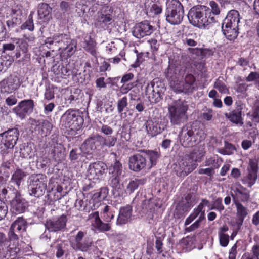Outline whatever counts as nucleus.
Returning a JSON list of instances; mask_svg holds the SVG:
<instances>
[{
  "label": "nucleus",
  "mask_w": 259,
  "mask_h": 259,
  "mask_svg": "<svg viewBox=\"0 0 259 259\" xmlns=\"http://www.w3.org/2000/svg\"><path fill=\"white\" fill-rule=\"evenodd\" d=\"M247 171L257 174L258 163L256 159H250Z\"/></svg>",
  "instance_id": "09e8293b"
},
{
  "label": "nucleus",
  "mask_w": 259,
  "mask_h": 259,
  "mask_svg": "<svg viewBox=\"0 0 259 259\" xmlns=\"http://www.w3.org/2000/svg\"><path fill=\"white\" fill-rule=\"evenodd\" d=\"M109 172L111 176L119 177L122 173V164L116 161L113 165L109 167Z\"/></svg>",
  "instance_id": "e433bc0d"
},
{
  "label": "nucleus",
  "mask_w": 259,
  "mask_h": 259,
  "mask_svg": "<svg viewBox=\"0 0 259 259\" xmlns=\"http://www.w3.org/2000/svg\"><path fill=\"white\" fill-rule=\"evenodd\" d=\"M252 253H244L241 259H259V245H254L251 248Z\"/></svg>",
  "instance_id": "c9c22d12"
},
{
  "label": "nucleus",
  "mask_w": 259,
  "mask_h": 259,
  "mask_svg": "<svg viewBox=\"0 0 259 259\" xmlns=\"http://www.w3.org/2000/svg\"><path fill=\"white\" fill-rule=\"evenodd\" d=\"M195 77L191 74H188L186 76L184 82L183 77L180 80L178 84H176L174 82L171 83V88L176 92H192L194 88Z\"/></svg>",
  "instance_id": "f8f14e48"
},
{
  "label": "nucleus",
  "mask_w": 259,
  "mask_h": 259,
  "mask_svg": "<svg viewBox=\"0 0 259 259\" xmlns=\"http://www.w3.org/2000/svg\"><path fill=\"white\" fill-rule=\"evenodd\" d=\"M214 87L218 89L222 94H226L228 92V90L225 84L219 79L217 80L215 82Z\"/></svg>",
  "instance_id": "603ef678"
},
{
  "label": "nucleus",
  "mask_w": 259,
  "mask_h": 259,
  "mask_svg": "<svg viewBox=\"0 0 259 259\" xmlns=\"http://www.w3.org/2000/svg\"><path fill=\"white\" fill-rule=\"evenodd\" d=\"M5 102L8 106H11L17 103V99L15 96L11 95L6 99Z\"/></svg>",
  "instance_id": "774afa93"
},
{
  "label": "nucleus",
  "mask_w": 259,
  "mask_h": 259,
  "mask_svg": "<svg viewBox=\"0 0 259 259\" xmlns=\"http://www.w3.org/2000/svg\"><path fill=\"white\" fill-rule=\"evenodd\" d=\"M63 125L73 131L80 128L83 123V119L77 111L70 109L67 110L61 118Z\"/></svg>",
  "instance_id": "0eeeda50"
},
{
  "label": "nucleus",
  "mask_w": 259,
  "mask_h": 259,
  "mask_svg": "<svg viewBox=\"0 0 259 259\" xmlns=\"http://www.w3.org/2000/svg\"><path fill=\"white\" fill-rule=\"evenodd\" d=\"M234 202L235 200L239 202H246L250 199V192L240 183H237L235 184L234 189V194L232 195Z\"/></svg>",
  "instance_id": "aec40b11"
},
{
  "label": "nucleus",
  "mask_w": 259,
  "mask_h": 259,
  "mask_svg": "<svg viewBox=\"0 0 259 259\" xmlns=\"http://www.w3.org/2000/svg\"><path fill=\"white\" fill-rule=\"evenodd\" d=\"M225 117L229 121L235 124H239L242 126L243 124V118L242 117V110L238 107L232 111L225 114Z\"/></svg>",
  "instance_id": "a878e982"
},
{
  "label": "nucleus",
  "mask_w": 259,
  "mask_h": 259,
  "mask_svg": "<svg viewBox=\"0 0 259 259\" xmlns=\"http://www.w3.org/2000/svg\"><path fill=\"white\" fill-rule=\"evenodd\" d=\"M27 176L26 172L20 168H17L12 176L11 181L19 187L21 182Z\"/></svg>",
  "instance_id": "2f4dec72"
},
{
  "label": "nucleus",
  "mask_w": 259,
  "mask_h": 259,
  "mask_svg": "<svg viewBox=\"0 0 259 259\" xmlns=\"http://www.w3.org/2000/svg\"><path fill=\"white\" fill-rule=\"evenodd\" d=\"M222 198H217L214 202V206L213 208H212V209H215L220 211L224 210V207L222 204Z\"/></svg>",
  "instance_id": "338daca9"
},
{
  "label": "nucleus",
  "mask_w": 259,
  "mask_h": 259,
  "mask_svg": "<svg viewBox=\"0 0 259 259\" xmlns=\"http://www.w3.org/2000/svg\"><path fill=\"white\" fill-rule=\"evenodd\" d=\"M120 178L110 175L109 184L114 189L118 188L119 186Z\"/></svg>",
  "instance_id": "6e6d98bb"
},
{
  "label": "nucleus",
  "mask_w": 259,
  "mask_h": 259,
  "mask_svg": "<svg viewBox=\"0 0 259 259\" xmlns=\"http://www.w3.org/2000/svg\"><path fill=\"white\" fill-rule=\"evenodd\" d=\"M45 99L48 100H52L54 98V92L53 89L47 88L45 93Z\"/></svg>",
  "instance_id": "0e129e2a"
},
{
  "label": "nucleus",
  "mask_w": 259,
  "mask_h": 259,
  "mask_svg": "<svg viewBox=\"0 0 259 259\" xmlns=\"http://www.w3.org/2000/svg\"><path fill=\"white\" fill-rule=\"evenodd\" d=\"M92 240L90 238L85 237L82 242L76 245L77 248L82 251H87L92 244Z\"/></svg>",
  "instance_id": "ea45409f"
},
{
  "label": "nucleus",
  "mask_w": 259,
  "mask_h": 259,
  "mask_svg": "<svg viewBox=\"0 0 259 259\" xmlns=\"http://www.w3.org/2000/svg\"><path fill=\"white\" fill-rule=\"evenodd\" d=\"M112 18L110 14H99L96 19L97 24L103 27L111 23Z\"/></svg>",
  "instance_id": "f704fd0d"
},
{
  "label": "nucleus",
  "mask_w": 259,
  "mask_h": 259,
  "mask_svg": "<svg viewBox=\"0 0 259 259\" xmlns=\"http://www.w3.org/2000/svg\"><path fill=\"white\" fill-rule=\"evenodd\" d=\"M64 244L62 243L57 244L56 246V255L57 258L61 257L64 253L63 250Z\"/></svg>",
  "instance_id": "e2e57ef3"
},
{
  "label": "nucleus",
  "mask_w": 259,
  "mask_h": 259,
  "mask_svg": "<svg viewBox=\"0 0 259 259\" xmlns=\"http://www.w3.org/2000/svg\"><path fill=\"white\" fill-rule=\"evenodd\" d=\"M27 222L23 217H18L11 225L8 236L11 241L18 244L19 236L26 230Z\"/></svg>",
  "instance_id": "6e6552de"
},
{
  "label": "nucleus",
  "mask_w": 259,
  "mask_h": 259,
  "mask_svg": "<svg viewBox=\"0 0 259 259\" xmlns=\"http://www.w3.org/2000/svg\"><path fill=\"white\" fill-rule=\"evenodd\" d=\"M8 211L6 203L0 200V220L5 217Z\"/></svg>",
  "instance_id": "bf43d9fd"
},
{
  "label": "nucleus",
  "mask_w": 259,
  "mask_h": 259,
  "mask_svg": "<svg viewBox=\"0 0 259 259\" xmlns=\"http://www.w3.org/2000/svg\"><path fill=\"white\" fill-rule=\"evenodd\" d=\"M127 106V98L126 97H123L119 99L117 102V110L119 113L122 112L123 110Z\"/></svg>",
  "instance_id": "3c124183"
},
{
  "label": "nucleus",
  "mask_w": 259,
  "mask_h": 259,
  "mask_svg": "<svg viewBox=\"0 0 259 259\" xmlns=\"http://www.w3.org/2000/svg\"><path fill=\"white\" fill-rule=\"evenodd\" d=\"M145 153L146 156V158L149 160V161H147V164H148L149 170H150L153 166L156 164L160 154L158 152L153 150L146 151Z\"/></svg>",
  "instance_id": "7c9ffc66"
},
{
  "label": "nucleus",
  "mask_w": 259,
  "mask_h": 259,
  "mask_svg": "<svg viewBox=\"0 0 259 259\" xmlns=\"http://www.w3.org/2000/svg\"><path fill=\"white\" fill-rule=\"evenodd\" d=\"M52 8L48 4L41 3L39 5L38 14L40 19L48 18L50 17Z\"/></svg>",
  "instance_id": "72a5a7b5"
},
{
  "label": "nucleus",
  "mask_w": 259,
  "mask_h": 259,
  "mask_svg": "<svg viewBox=\"0 0 259 259\" xmlns=\"http://www.w3.org/2000/svg\"><path fill=\"white\" fill-rule=\"evenodd\" d=\"M166 21L172 25L179 24L184 17L183 7L178 0H167Z\"/></svg>",
  "instance_id": "20e7f679"
},
{
  "label": "nucleus",
  "mask_w": 259,
  "mask_h": 259,
  "mask_svg": "<svg viewBox=\"0 0 259 259\" xmlns=\"http://www.w3.org/2000/svg\"><path fill=\"white\" fill-rule=\"evenodd\" d=\"M240 22V15L238 12L235 10H230L224 20L222 25L238 28Z\"/></svg>",
  "instance_id": "b1692460"
},
{
  "label": "nucleus",
  "mask_w": 259,
  "mask_h": 259,
  "mask_svg": "<svg viewBox=\"0 0 259 259\" xmlns=\"http://www.w3.org/2000/svg\"><path fill=\"white\" fill-rule=\"evenodd\" d=\"M251 120L255 123L259 122V107H256L253 110L252 114L250 115Z\"/></svg>",
  "instance_id": "052dcab7"
},
{
  "label": "nucleus",
  "mask_w": 259,
  "mask_h": 259,
  "mask_svg": "<svg viewBox=\"0 0 259 259\" xmlns=\"http://www.w3.org/2000/svg\"><path fill=\"white\" fill-rule=\"evenodd\" d=\"M237 209V215L239 218L245 219L248 214L247 208L240 202L235 200L234 202Z\"/></svg>",
  "instance_id": "58836bf2"
},
{
  "label": "nucleus",
  "mask_w": 259,
  "mask_h": 259,
  "mask_svg": "<svg viewBox=\"0 0 259 259\" xmlns=\"http://www.w3.org/2000/svg\"><path fill=\"white\" fill-rule=\"evenodd\" d=\"M257 174L247 171V174L241 180L242 183L248 187H251L256 183Z\"/></svg>",
  "instance_id": "473e14b6"
},
{
  "label": "nucleus",
  "mask_w": 259,
  "mask_h": 259,
  "mask_svg": "<svg viewBox=\"0 0 259 259\" xmlns=\"http://www.w3.org/2000/svg\"><path fill=\"white\" fill-rule=\"evenodd\" d=\"M10 204V210L15 215L24 212L28 206V202L19 194L16 195Z\"/></svg>",
  "instance_id": "a211bd4d"
},
{
  "label": "nucleus",
  "mask_w": 259,
  "mask_h": 259,
  "mask_svg": "<svg viewBox=\"0 0 259 259\" xmlns=\"http://www.w3.org/2000/svg\"><path fill=\"white\" fill-rule=\"evenodd\" d=\"M18 244L10 240L8 246L0 248V259H17L20 249Z\"/></svg>",
  "instance_id": "dca6fc26"
},
{
  "label": "nucleus",
  "mask_w": 259,
  "mask_h": 259,
  "mask_svg": "<svg viewBox=\"0 0 259 259\" xmlns=\"http://www.w3.org/2000/svg\"><path fill=\"white\" fill-rule=\"evenodd\" d=\"M145 126L147 133L152 137L161 133L166 126L165 122L162 121L161 119L155 122L152 120H148L146 122Z\"/></svg>",
  "instance_id": "6ab92c4d"
},
{
  "label": "nucleus",
  "mask_w": 259,
  "mask_h": 259,
  "mask_svg": "<svg viewBox=\"0 0 259 259\" xmlns=\"http://www.w3.org/2000/svg\"><path fill=\"white\" fill-rule=\"evenodd\" d=\"M237 244H234L229 251L228 258L236 259L237 255Z\"/></svg>",
  "instance_id": "680f3d73"
},
{
  "label": "nucleus",
  "mask_w": 259,
  "mask_h": 259,
  "mask_svg": "<svg viewBox=\"0 0 259 259\" xmlns=\"http://www.w3.org/2000/svg\"><path fill=\"white\" fill-rule=\"evenodd\" d=\"M153 31V27L147 21L137 23L133 28V35L137 38L150 35Z\"/></svg>",
  "instance_id": "f3484780"
},
{
  "label": "nucleus",
  "mask_w": 259,
  "mask_h": 259,
  "mask_svg": "<svg viewBox=\"0 0 259 259\" xmlns=\"http://www.w3.org/2000/svg\"><path fill=\"white\" fill-rule=\"evenodd\" d=\"M235 148L234 146L229 143H225V147L223 148L219 149L218 151L223 155H231L233 154Z\"/></svg>",
  "instance_id": "c03bdc74"
},
{
  "label": "nucleus",
  "mask_w": 259,
  "mask_h": 259,
  "mask_svg": "<svg viewBox=\"0 0 259 259\" xmlns=\"http://www.w3.org/2000/svg\"><path fill=\"white\" fill-rule=\"evenodd\" d=\"M103 217L105 222H109L114 218V215L110 206L106 205L102 212Z\"/></svg>",
  "instance_id": "a18cd8bd"
},
{
  "label": "nucleus",
  "mask_w": 259,
  "mask_h": 259,
  "mask_svg": "<svg viewBox=\"0 0 259 259\" xmlns=\"http://www.w3.org/2000/svg\"><path fill=\"white\" fill-rule=\"evenodd\" d=\"M34 107L32 100H25L21 101L14 110L20 117H23L26 113L31 112Z\"/></svg>",
  "instance_id": "4be33fe9"
},
{
  "label": "nucleus",
  "mask_w": 259,
  "mask_h": 259,
  "mask_svg": "<svg viewBox=\"0 0 259 259\" xmlns=\"http://www.w3.org/2000/svg\"><path fill=\"white\" fill-rule=\"evenodd\" d=\"M88 220L91 224L92 230L94 231L106 232L111 229L109 223H104L101 221L98 211H94L90 213L88 216Z\"/></svg>",
  "instance_id": "4468645a"
},
{
  "label": "nucleus",
  "mask_w": 259,
  "mask_h": 259,
  "mask_svg": "<svg viewBox=\"0 0 259 259\" xmlns=\"http://www.w3.org/2000/svg\"><path fill=\"white\" fill-rule=\"evenodd\" d=\"M143 180L141 179H135L130 181L126 186V190L127 193H132L138 188L139 186L143 184Z\"/></svg>",
  "instance_id": "a19ab883"
},
{
  "label": "nucleus",
  "mask_w": 259,
  "mask_h": 259,
  "mask_svg": "<svg viewBox=\"0 0 259 259\" xmlns=\"http://www.w3.org/2000/svg\"><path fill=\"white\" fill-rule=\"evenodd\" d=\"M107 166L104 163L99 161L91 163L89 165L87 173V177L88 179L93 182L99 181Z\"/></svg>",
  "instance_id": "9b49d317"
},
{
  "label": "nucleus",
  "mask_w": 259,
  "mask_h": 259,
  "mask_svg": "<svg viewBox=\"0 0 259 259\" xmlns=\"http://www.w3.org/2000/svg\"><path fill=\"white\" fill-rule=\"evenodd\" d=\"M162 12L161 6L158 4L152 3L147 9V13L151 16L159 14Z\"/></svg>",
  "instance_id": "37998d69"
},
{
  "label": "nucleus",
  "mask_w": 259,
  "mask_h": 259,
  "mask_svg": "<svg viewBox=\"0 0 259 259\" xmlns=\"http://www.w3.org/2000/svg\"><path fill=\"white\" fill-rule=\"evenodd\" d=\"M204 156L202 150L194 148L190 155L186 156L178 163L181 166L182 171H186V176L191 172L197 166V161H200Z\"/></svg>",
  "instance_id": "39448f33"
},
{
  "label": "nucleus",
  "mask_w": 259,
  "mask_h": 259,
  "mask_svg": "<svg viewBox=\"0 0 259 259\" xmlns=\"http://www.w3.org/2000/svg\"><path fill=\"white\" fill-rule=\"evenodd\" d=\"M222 162V160L221 159H215V158L212 157L206 159L205 162L206 166H212L213 167L212 168H219Z\"/></svg>",
  "instance_id": "de8ad7c7"
},
{
  "label": "nucleus",
  "mask_w": 259,
  "mask_h": 259,
  "mask_svg": "<svg viewBox=\"0 0 259 259\" xmlns=\"http://www.w3.org/2000/svg\"><path fill=\"white\" fill-rule=\"evenodd\" d=\"M55 191H56L57 194L54 195V197L53 198V200L56 201L60 200L65 196L64 194H62V192L63 191V188L62 186L58 185L55 189Z\"/></svg>",
  "instance_id": "13d9d810"
},
{
  "label": "nucleus",
  "mask_w": 259,
  "mask_h": 259,
  "mask_svg": "<svg viewBox=\"0 0 259 259\" xmlns=\"http://www.w3.org/2000/svg\"><path fill=\"white\" fill-rule=\"evenodd\" d=\"M96 45L95 41L91 38V36L86 34L81 45L84 49L90 53L92 55L96 56L97 53L95 49Z\"/></svg>",
  "instance_id": "cd10ccee"
},
{
  "label": "nucleus",
  "mask_w": 259,
  "mask_h": 259,
  "mask_svg": "<svg viewBox=\"0 0 259 259\" xmlns=\"http://www.w3.org/2000/svg\"><path fill=\"white\" fill-rule=\"evenodd\" d=\"M26 39H28V38H26L25 39L19 38H11V40L13 42H15V44L18 45L17 49L21 51L23 54H25V58H29L30 57V55L27 54L29 46Z\"/></svg>",
  "instance_id": "c85d7f7f"
},
{
  "label": "nucleus",
  "mask_w": 259,
  "mask_h": 259,
  "mask_svg": "<svg viewBox=\"0 0 259 259\" xmlns=\"http://www.w3.org/2000/svg\"><path fill=\"white\" fill-rule=\"evenodd\" d=\"M76 49L75 44L70 39V42L68 44V45H61L59 47V50L63 49L67 53V56L70 57L75 52Z\"/></svg>",
  "instance_id": "79ce46f5"
},
{
  "label": "nucleus",
  "mask_w": 259,
  "mask_h": 259,
  "mask_svg": "<svg viewBox=\"0 0 259 259\" xmlns=\"http://www.w3.org/2000/svg\"><path fill=\"white\" fill-rule=\"evenodd\" d=\"M98 138L103 139V138L101 136L96 135L85 140L80 148L82 152L88 154H92L96 149L95 143Z\"/></svg>",
  "instance_id": "393cba45"
},
{
  "label": "nucleus",
  "mask_w": 259,
  "mask_h": 259,
  "mask_svg": "<svg viewBox=\"0 0 259 259\" xmlns=\"http://www.w3.org/2000/svg\"><path fill=\"white\" fill-rule=\"evenodd\" d=\"M53 38L55 45H57L58 44L59 48L61 45H68V44L70 42V39L67 35L65 34H61L58 35H56L53 37Z\"/></svg>",
  "instance_id": "4c0bfd02"
},
{
  "label": "nucleus",
  "mask_w": 259,
  "mask_h": 259,
  "mask_svg": "<svg viewBox=\"0 0 259 259\" xmlns=\"http://www.w3.org/2000/svg\"><path fill=\"white\" fill-rule=\"evenodd\" d=\"M172 169L178 177H184L186 176V171H184V172L182 171V169H181V166L178 163L174 164L172 165Z\"/></svg>",
  "instance_id": "4d7b16f0"
},
{
  "label": "nucleus",
  "mask_w": 259,
  "mask_h": 259,
  "mask_svg": "<svg viewBox=\"0 0 259 259\" xmlns=\"http://www.w3.org/2000/svg\"><path fill=\"white\" fill-rule=\"evenodd\" d=\"M222 29L224 35L229 40H234L238 34V28L222 25Z\"/></svg>",
  "instance_id": "c756f323"
},
{
  "label": "nucleus",
  "mask_w": 259,
  "mask_h": 259,
  "mask_svg": "<svg viewBox=\"0 0 259 259\" xmlns=\"http://www.w3.org/2000/svg\"><path fill=\"white\" fill-rule=\"evenodd\" d=\"M220 245L223 247H226L229 242V236L226 234L218 233Z\"/></svg>",
  "instance_id": "864d4df0"
},
{
  "label": "nucleus",
  "mask_w": 259,
  "mask_h": 259,
  "mask_svg": "<svg viewBox=\"0 0 259 259\" xmlns=\"http://www.w3.org/2000/svg\"><path fill=\"white\" fill-rule=\"evenodd\" d=\"M188 18L193 25L199 28L208 29L210 25L217 21L215 17L211 14L210 9L205 6L192 8Z\"/></svg>",
  "instance_id": "f257e3e1"
},
{
  "label": "nucleus",
  "mask_w": 259,
  "mask_h": 259,
  "mask_svg": "<svg viewBox=\"0 0 259 259\" xmlns=\"http://www.w3.org/2000/svg\"><path fill=\"white\" fill-rule=\"evenodd\" d=\"M66 217L62 215L57 218L49 220L46 223V227L50 232H56L63 229L66 226Z\"/></svg>",
  "instance_id": "412c9836"
},
{
  "label": "nucleus",
  "mask_w": 259,
  "mask_h": 259,
  "mask_svg": "<svg viewBox=\"0 0 259 259\" xmlns=\"http://www.w3.org/2000/svg\"><path fill=\"white\" fill-rule=\"evenodd\" d=\"M19 135L17 128H13L0 134V146L6 149H12L16 144Z\"/></svg>",
  "instance_id": "1a4fd4ad"
},
{
  "label": "nucleus",
  "mask_w": 259,
  "mask_h": 259,
  "mask_svg": "<svg viewBox=\"0 0 259 259\" xmlns=\"http://www.w3.org/2000/svg\"><path fill=\"white\" fill-rule=\"evenodd\" d=\"M185 69L182 66L180 65H176L175 64H169L165 72V74L169 82L170 86L171 87L172 82L178 84L185 74Z\"/></svg>",
  "instance_id": "9d476101"
},
{
  "label": "nucleus",
  "mask_w": 259,
  "mask_h": 259,
  "mask_svg": "<svg viewBox=\"0 0 259 259\" xmlns=\"http://www.w3.org/2000/svg\"><path fill=\"white\" fill-rule=\"evenodd\" d=\"M197 220L202 221L205 218V210L202 209L201 205H199L195 208L192 213L186 219L185 222V226L189 225L196 218Z\"/></svg>",
  "instance_id": "bb28decb"
},
{
  "label": "nucleus",
  "mask_w": 259,
  "mask_h": 259,
  "mask_svg": "<svg viewBox=\"0 0 259 259\" xmlns=\"http://www.w3.org/2000/svg\"><path fill=\"white\" fill-rule=\"evenodd\" d=\"M21 83L16 76H10L0 81V92L2 93L10 94L17 90Z\"/></svg>",
  "instance_id": "2eb2a0df"
},
{
  "label": "nucleus",
  "mask_w": 259,
  "mask_h": 259,
  "mask_svg": "<svg viewBox=\"0 0 259 259\" xmlns=\"http://www.w3.org/2000/svg\"><path fill=\"white\" fill-rule=\"evenodd\" d=\"M132 207L127 205L120 208L117 219V225H123L127 223L132 220Z\"/></svg>",
  "instance_id": "5701e85b"
},
{
  "label": "nucleus",
  "mask_w": 259,
  "mask_h": 259,
  "mask_svg": "<svg viewBox=\"0 0 259 259\" xmlns=\"http://www.w3.org/2000/svg\"><path fill=\"white\" fill-rule=\"evenodd\" d=\"M117 142V137L115 136H109L104 139L103 145L108 148L113 147Z\"/></svg>",
  "instance_id": "8fccbe9b"
},
{
  "label": "nucleus",
  "mask_w": 259,
  "mask_h": 259,
  "mask_svg": "<svg viewBox=\"0 0 259 259\" xmlns=\"http://www.w3.org/2000/svg\"><path fill=\"white\" fill-rule=\"evenodd\" d=\"M129 167L136 172L142 170L145 172L150 170L146 158L140 154H135L130 157Z\"/></svg>",
  "instance_id": "ddd939ff"
},
{
  "label": "nucleus",
  "mask_w": 259,
  "mask_h": 259,
  "mask_svg": "<svg viewBox=\"0 0 259 259\" xmlns=\"http://www.w3.org/2000/svg\"><path fill=\"white\" fill-rule=\"evenodd\" d=\"M205 138V134L202 130L193 126L191 123L183 127L180 133V139L182 145L185 147H192Z\"/></svg>",
  "instance_id": "f03ea898"
},
{
  "label": "nucleus",
  "mask_w": 259,
  "mask_h": 259,
  "mask_svg": "<svg viewBox=\"0 0 259 259\" xmlns=\"http://www.w3.org/2000/svg\"><path fill=\"white\" fill-rule=\"evenodd\" d=\"M28 189L31 194L39 197L42 196L47 188V178L42 174H34L29 178Z\"/></svg>",
  "instance_id": "423d86ee"
},
{
  "label": "nucleus",
  "mask_w": 259,
  "mask_h": 259,
  "mask_svg": "<svg viewBox=\"0 0 259 259\" xmlns=\"http://www.w3.org/2000/svg\"><path fill=\"white\" fill-rule=\"evenodd\" d=\"M209 6L210 7L211 14L218 15L220 13V9L219 5L214 1H211L209 2Z\"/></svg>",
  "instance_id": "5fc2aeb1"
},
{
  "label": "nucleus",
  "mask_w": 259,
  "mask_h": 259,
  "mask_svg": "<svg viewBox=\"0 0 259 259\" xmlns=\"http://www.w3.org/2000/svg\"><path fill=\"white\" fill-rule=\"evenodd\" d=\"M188 106L186 102L177 101L169 105L168 110L169 118L172 125H180L187 119L186 112Z\"/></svg>",
  "instance_id": "7ed1b4c3"
},
{
  "label": "nucleus",
  "mask_w": 259,
  "mask_h": 259,
  "mask_svg": "<svg viewBox=\"0 0 259 259\" xmlns=\"http://www.w3.org/2000/svg\"><path fill=\"white\" fill-rule=\"evenodd\" d=\"M75 207L79 210H85V202L81 199H77L75 202Z\"/></svg>",
  "instance_id": "69168bd1"
},
{
  "label": "nucleus",
  "mask_w": 259,
  "mask_h": 259,
  "mask_svg": "<svg viewBox=\"0 0 259 259\" xmlns=\"http://www.w3.org/2000/svg\"><path fill=\"white\" fill-rule=\"evenodd\" d=\"M20 27L22 30L27 29L30 31H33L34 26L32 13L29 15L28 20L23 23Z\"/></svg>",
  "instance_id": "49530a36"
}]
</instances>
